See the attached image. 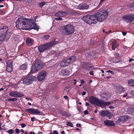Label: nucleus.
I'll return each instance as SVG.
<instances>
[{"label": "nucleus", "instance_id": "9b49d317", "mask_svg": "<svg viewBox=\"0 0 134 134\" xmlns=\"http://www.w3.org/2000/svg\"><path fill=\"white\" fill-rule=\"evenodd\" d=\"M47 75L46 72L44 71H41L40 72L37 77V79L39 81H42L45 78Z\"/></svg>", "mask_w": 134, "mask_h": 134}, {"label": "nucleus", "instance_id": "a211bd4d", "mask_svg": "<svg viewBox=\"0 0 134 134\" xmlns=\"http://www.w3.org/2000/svg\"><path fill=\"white\" fill-rule=\"evenodd\" d=\"M78 8L80 9H88L89 5L86 3H81L78 6Z\"/></svg>", "mask_w": 134, "mask_h": 134}, {"label": "nucleus", "instance_id": "c85d7f7f", "mask_svg": "<svg viewBox=\"0 0 134 134\" xmlns=\"http://www.w3.org/2000/svg\"><path fill=\"white\" fill-rule=\"evenodd\" d=\"M61 114L62 115L65 116V117L68 116V113L67 112L63 111L61 112Z\"/></svg>", "mask_w": 134, "mask_h": 134}, {"label": "nucleus", "instance_id": "680f3d73", "mask_svg": "<svg viewBox=\"0 0 134 134\" xmlns=\"http://www.w3.org/2000/svg\"><path fill=\"white\" fill-rule=\"evenodd\" d=\"M26 99L27 100H31L32 99H31L30 98H26Z\"/></svg>", "mask_w": 134, "mask_h": 134}, {"label": "nucleus", "instance_id": "a18cd8bd", "mask_svg": "<svg viewBox=\"0 0 134 134\" xmlns=\"http://www.w3.org/2000/svg\"><path fill=\"white\" fill-rule=\"evenodd\" d=\"M23 55L24 56H25L26 57H27L28 56V54H26L25 53L23 54Z\"/></svg>", "mask_w": 134, "mask_h": 134}, {"label": "nucleus", "instance_id": "6e6552de", "mask_svg": "<svg viewBox=\"0 0 134 134\" xmlns=\"http://www.w3.org/2000/svg\"><path fill=\"white\" fill-rule=\"evenodd\" d=\"M57 42L55 41H52L49 43L39 46H38V50L40 52H43L48 49H50Z\"/></svg>", "mask_w": 134, "mask_h": 134}, {"label": "nucleus", "instance_id": "7ed1b4c3", "mask_svg": "<svg viewBox=\"0 0 134 134\" xmlns=\"http://www.w3.org/2000/svg\"><path fill=\"white\" fill-rule=\"evenodd\" d=\"M89 99L90 102L91 104L99 106L108 105L111 104L110 102H105L102 100H100L97 98L93 96L90 97Z\"/></svg>", "mask_w": 134, "mask_h": 134}, {"label": "nucleus", "instance_id": "7c9ffc66", "mask_svg": "<svg viewBox=\"0 0 134 134\" xmlns=\"http://www.w3.org/2000/svg\"><path fill=\"white\" fill-rule=\"evenodd\" d=\"M46 4V2H42L39 3L38 4V5H39L40 7H42L43 6Z\"/></svg>", "mask_w": 134, "mask_h": 134}, {"label": "nucleus", "instance_id": "de8ad7c7", "mask_svg": "<svg viewBox=\"0 0 134 134\" xmlns=\"http://www.w3.org/2000/svg\"><path fill=\"white\" fill-rule=\"evenodd\" d=\"M86 92L85 91H83L82 93V95L83 96L85 95L86 94Z\"/></svg>", "mask_w": 134, "mask_h": 134}, {"label": "nucleus", "instance_id": "f8f14e48", "mask_svg": "<svg viewBox=\"0 0 134 134\" xmlns=\"http://www.w3.org/2000/svg\"><path fill=\"white\" fill-rule=\"evenodd\" d=\"M9 96L14 97H22L24 95L20 92L13 91L9 93Z\"/></svg>", "mask_w": 134, "mask_h": 134}, {"label": "nucleus", "instance_id": "412c9836", "mask_svg": "<svg viewBox=\"0 0 134 134\" xmlns=\"http://www.w3.org/2000/svg\"><path fill=\"white\" fill-rule=\"evenodd\" d=\"M118 44L116 41H113L112 42L111 47L113 50H114L118 46Z\"/></svg>", "mask_w": 134, "mask_h": 134}, {"label": "nucleus", "instance_id": "052dcab7", "mask_svg": "<svg viewBox=\"0 0 134 134\" xmlns=\"http://www.w3.org/2000/svg\"><path fill=\"white\" fill-rule=\"evenodd\" d=\"M81 83L82 84L84 83V80H82L81 81Z\"/></svg>", "mask_w": 134, "mask_h": 134}, {"label": "nucleus", "instance_id": "338daca9", "mask_svg": "<svg viewBox=\"0 0 134 134\" xmlns=\"http://www.w3.org/2000/svg\"><path fill=\"white\" fill-rule=\"evenodd\" d=\"M7 100L8 101L11 102L10 98H8L7 99Z\"/></svg>", "mask_w": 134, "mask_h": 134}, {"label": "nucleus", "instance_id": "bf43d9fd", "mask_svg": "<svg viewBox=\"0 0 134 134\" xmlns=\"http://www.w3.org/2000/svg\"><path fill=\"white\" fill-rule=\"evenodd\" d=\"M115 55L116 56H119L120 55L118 53H116L115 54Z\"/></svg>", "mask_w": 134, "mask_h": 134}, {"label": "nucleus", "instance_id": "0eeeda50", "mask_svg": "<svg viewBox=\"0 0 134 134\" xmlns=\"http://www.w3.org/2000/svg\"><path fill=\"white\" fill-rule=\"evenodd\" d=\"M43 66L40 60L37 59L35 62L33 68H32L30 73L31 74L35 72L36 71L41 69Z\"/></svg>", "mask_w": 134, "mask_h": 134}, {"label": "nucleus", "instance_id": "2eb2a0df", "mask_svg": "<svg viewBox=\"0 0 134 134\" xmlns=\"http://www.w3.org/2000/svg\"><path fill=\"white\" fill-rule=\"evenodd\" d=\"M76 58L75 56H73L69 59L64 60L66 64L68 66L69 64L73 63L76 59Z\"/></svg>", "mask_w": 134, "mask_h": 134}, {"label": "nucleus", "instance_id": "20e7f679", "mask_svg": "<svg viewBox=\"0 0 134 134\" xmlns=\"http://www.w3.org/2000/svg\"><path fill=\"white\" fill-rule=\"evenodd\" d=\"M75 27L72 24H69L63 27V33L65 35H69L74 32Z\"/></svg>", "mask_w": 134, "mask_h": 134}, {"label": "nucleus", "instance_id": "a878e982", "mask_svg": "<svg viewBox=\"0 0 134 134\" xmlns=\"http://www.w3.org/2000/svg\"><path fill=\"white\" fill-rule=\"evenodd\" d=\"M94 54L93 52H91L88 54L87 56L89 58H91L93 57Z\"/></svg>", "mask_w": 134, "mask_h": 134}, {"label": "nucleus", "instance_id": "4d7b16f0", "mask_svg": "<svg viewBox=\"0 0 134 134\" xmlns=\"http://www.w3.org/2000/svg\"><path fill=\"white\" fill-rule=\"evenodd\" d=\"M134 60V59H130L129 60V61L130 62H131L132 61Z\"/></svg>", "mask_w": 134, "mask_h": 134}, {"label": "nucleus", "instance_id": "8fccbe9b", "mask_svg": "<svg viewBox=\"0 0 134 134\" xmlns=\"http://www.w3.org/2000/svg\"><path fill=\"white\" fill-rule=\"evenodd\" d=\"M131 93L132 96H134V90H133L131 91Z\"/></svg>", "mask_w": 134, "mask_h": 134}, {"label": "nucleus", "instance_id": "1a4fd4ad", "mask_svg": "<svg viewBox=\"0 0 134 134\" xmlns=\"http://www.w3.org/2000/svg\"><path fill=\"white\" fill-rule=\"evenodd\" d=\"M36 79L35 76L32 75L27 76L23 79V83L26 85H30Z\"/></svg>", "mask_w": 134, "mask_h": 134}, {"label": "nucleus", "instance_id": "473e14b6", "mask_svg": "<svg viewBox=\"0 0 134 134\" xmlns=\"http://www.w3.org/2000/svg\"><path fill=\"white\" fill-rule=\"evenodd\" d=\"M7 132L9 134H12L14 133V131L13 129H11L8 130Z\"/></svg>", "mask_w": 134, "mask_h": 134}, {"label": "nucleus", "instance_id": "39448f33", "mask_svg": "<svg viewBox=\"0 0 134 134\" xmlns=\"http://www.w3.org/2000/svg\"><path fill=\"white\" fill-rule=\"evenodd\" d=\"M108 15V13L107 11L103 10L97 13L95 16L97 21L102 22L107 17Z\"/></svg>", "mask_w": 134, "mask_h": 134}, {"label": "nucleus", "instance_id": "dca6fc26", "mask_svg": "<svg viewBox=\"0 0 134 134\" xmlns=\"http://www.w3.org/2000/svg\"><path fill=\"white\" fill-rule=\"evenodd\" d=\"M67 14V13L65 11H60L57 12L55 14L57 16L62 17L66 16Z\"/></svg>", "mask_w": 134, "mask_h": 134}, {"label": "nucleus", "instance_id": "e433bc0d", "mask_svg": "<svg viewBox=\"0 0 134 134\" xmlns=\"http://www.w3.org/2000/svg\"><path fill=\"white\" fill-rule=\"evenodd\" d=\"M11 102H14L16 101L17 98H10Z\"/></svg>", "mask_w": 134, "mask_h": 134}, {"label": "nucleus", "instance_id": "4468645a", "mask_svg": "<svg viewBox=\"0 0 134 134\" xmlns=\"http://www.w3.org/2000/svg\"><path fill=\"white\" fill-rule=\"evenodd\" d=\"M26 111L32 114H37L41 113V111L37 109H34L31 108L27 109Z\"/></svg>", "mask_w": 134, "mask_h": 134}, {"label": "nucleus", "instance_id": "864d4df0", "mask_svg": "<svg viewBox=\"0 0 134 134\" xmlns=\"http://www.w3.org/2000/svg\"><path fill=\"white\" fill-rule=\"evenodd\" d=\"M76 126L77 127H78L79 126H81V125L80 124H76Z\"/></svg>", "mask_w": 134, "mask_h": 134}, {"label": "nucleus", "instance_id": "ddd939ff", "mask_svg": "<svg viewBox=\"0 0 134 134\" xmlns=\"http://www.w3.org/2000/svg\"><path fill=\"white\" fill-rule=\"evenodd\" d=\"M6 69L7 71L9 72H11L12 71V60H8L7 63Z\"/></svg>", "mask_w": 134, "mask_h": 134}, {"label": "nucleus", "instance_id": "13d9d810", "mask_svg": "<svg viewBox=\"0 0 134 134\" xmlns=\"http://www.w3.org/2000/svg\"><path fill=\"white\" fill-rule=\"evenodd\" d=\"M128 94L127 93H126L123 96V97H126V96H127V95Z\"/></svg>", "mask_w": 134, "mask_h": 134}, {"label": "nucleus", "instance_id": "ea45409f", "mask_svg": "<svg viewBox=\"0 0 134 134\" xmlns=\"http://www.w3.org/2000/svg\"><path fill=\"white\" fill-rule=\"evenodd\" d=\"M15 131L16 133L17 134L19 133L20 132V130L18 129H15Z\"/></svg>", "mask_w": 134, "mask_h": 134}, {"label": "nucleus", "instance_id": "423d86ee", "mask_svg": "<svg viewBox=\"0 0 134 134\" xmlns=\"http://www.w3.org/2000/svg\"><path fill=\"white\" fill-rule=\"evenodd\" d=\"M83 19L86 23L89 24H96L97 22L95 15H87L84 16Z\"/></svg>", "mask_w": 134, "mask_h": 134}, {"label": "nucleus", "instance_id": "f03ea898", "mask_svg": "<svg viewBox=\"0 0 134 134\" xmlns=\"http://www.w3.org/2000/svg\"><path fill=\"white\" fill-rule=\"evenodd\" d=\"M8 29V27L5 26L0 29V43L8 39L12 34L11 31L6 33Z\"/></svg>", "mask_w": 134, "mask_h": 134}, {"label": "nucleus", "instance_id": "f257e3e1", "mask_svg": "<svg viewBox=\"0 0 134 134\" xmlns=\"http://www.w3.org/2000/svg\"><path fill=\"white\" fill-rule=\"evenodd\" d=\"M36 18L27 19L23 17H19L16 23V26L19 29L28 30L29 29L38 30L39 28L35 23Z\"/></svg>", "mask_w": 134, "mask_h": 134}, {"label": "nucleus", "instance_id": "4c0bfd02", "mask_svg": "<svg viewBox=\"0 0 134 134\" xmlns=\"http://www.w3.org/2000/svg\"><path fill=\"white\" fill-rule=\"evenodd\" d=\"M92 66H88L87 67L86 69L88 70H90L92 69Z\"/></svg>", "mask_w": 134, "mask_h": 134}, {"label": "nucleus", "instance_id": "393cba45", "mask_svg": "<svg viewBox=\"0 0 134 134\" xmlns=\"http://www.w3.org/2000/svg\"><path fill=\"white\" fill-rule=\"evenodd\" d=\"M128 83L130 86H134V80L132 79H130L128 80Z\"/></svg>", "mask_w": 134, "mask_h": 134}, {"label": "nucleus", "instance_id": "4be33fe9", "mask_svg": "<svg viewBox=\"0 0 134 134\" xmlns=\"http://www.w3.org/2000/svg\"><path fill=\"white\" fill-rule=\"evenodd\" d=\"M28 64L27 63H25L21 65L19 68L21 70H26L28 68Z\"/></svg>", "mask_w": 134, "mask_h": 134}, {"label": "nucleus", "instance_id": "58836bf2", "mask_svg": "<svg viewBox=\"0 0 134 134\" xmlns=\"http://www.w3.org/2000/svg\"><path fill=\"white\" fill-rule=\"evenodd\" d=\"M128 7H134V2L130 4H129L128 5Z\"/></svg>", "mask_w": 134, "mask_h": 134}, {"label": "nucleus", "instance_id": "09e8293b", "mask_svg": "<svg viewBox=\"0 0 134 134\" xmlns=\"http://www.w3.org/2000/svg\"><path fill=\"white\" fill-rule=\"evenodd\" d=\"M35 119V118L32 117L31 118V121L32 122H34V120Z\"/></svg>", "mask_w": 134, "mask_h": 134}, {"label": "nucleus", "instance_id": "c756f323", "mask_svg": "<svg viewBox=\"0 0 134 134\" xmlns=\"http://www.w3.org/2000/svg\"><path fill=\"white\" fill-rule=\"evenodd\" d=\"M101 97L103 98L104 99L107 100L108 98L107 96V94H102L101 95Z\"/></svg>", "mask_w": 134, "mask_h": 134}, {"label": "nucleus", "instance_id": "0e129e2a", "mask_svg": "<svg viewBox=\"0 0 134 134\" xmlns=\"http://www.w3.org/2000/svg\"><path fill=\"white\" fill-rule=\"evenodd\" d=\"M86 106H88L89 105V104L88 103L86 102Z\"/></svg>", "mask_w": 134, "mask_h": 134}, {"label": "nucleus", "instance_id": "603ef678", "mask_svg": "<svg viewBox=\"0 0 134 134\" xmlns=\"http://www.w3.org/2000/svg\"><path fill=\"white\" fill-rule=\"evenodd\" d=\"M64 98H65V99H67L68 98V97L67 96H64Z\"/></svg>", "mask_w": 134, "mask_h": 134}, {"label": "nucleus", "instance_id": "9d476101", "mask_svg": "<svg viewBox=\"0 0 134 134\" xmlns=\"http://www.w3.org/2000/svg\"><path fill=\"white\" fill-rule=\"evenodd\" d=\"M123 18L125 21L127 22H132L134 20V14L124 16Z\"/></svg>", "mask_w": 134, "mask_h": 134}, {"label": "nucleus", "instance_id": "5701e85b", "mask_svg": "<svg viewBox=\"0 0 134 134\" xmlns=\"http://www.w3.org/2000/svg\"><path fill=\"white\" fill-rule=\"evenodd\" d=\"M61 73L64 76H68L69 74L68 70L66 69H62Z\"/></svg>", "mask_w": 134, "mask_h": 134}, {"label": "nucleus", "instance_id": "e2e57ef3", "mask_svg": "<svg viewBox=\"0 0 134 134\" xmlns=\"http://www.w3.org/2000/svg\"><path fill=\"white\" fill-rule=\"evenodd\" d=\"M24 1L27 2H31V0H24Z\"/></svg>", "mask_w": 134, "mask_h": 134}, {"label": "nucleus", "instance_id": "c9c22d12", "mask_svg": "<svg viewBox=\"0 0 134 134\" xmlns=\"http://www.w3.org/2000/svg\"><path fill=\"white\" fill-rule=\"evenodd\" d=\"M50 37L49 35H45L44 37V38L45 40H47Z\"/></svg>", "mask_w": 134, "mask_h": 134}, {"label": "nucleus", "instance_id": "2f4dec72", "mask_svg": "<svg viewBox=\"0 0 134 134\" xmlns=\"http://www.w3.org/2000/svg\"><path fill=\"white\" fill-rule=\"evenodd\" d=\"M109 114L107 115V116L108 117L109 119H110L113 117V115L111 113L109 112Z\"/></svg>", "mask_w": 134, "mask_h": 134}, {"label": "nucleus", "instance_id": "3c124183", "mask_svg": "<svg viewBox=\"0 0 134 134\" xmlns=\"http://www.w3.org/2000/svg\"><path fill=\"white\" fill-rule=\"evenodd\" d=\"M122 33L123 34V35L124 36H125L126 34V32H122Z\"/></svg>", "mask_w": 134, "mask_h": 134}, {"label": "nucleus", "instance_id": "37998d69", "mask_svg": "<svg viewBox=\"0 0 134 134\" xmlns=\"http://www.w3.org/2000/svg\"><path fill=\"white\" fill-rule=\"evenodd\" d=\"M55 19L56 20H61L62 19V18L60 17L55 18Z\"/></svg>", "mask_w": 134, "mask_h": 134}, {"label": "nucleus", "instance_id": "6ab92c4d", "mask_svg": "<svg viewBox=\"0 0 134 134\" xmlns=\"http://www.w3.org/2000/svg\"><path fill=\"white\" fill-rule=\"evenodd\" d=\"M104 123L106 125L108 126H114L115 125L113 121L108 120L104 121Z\"/></svg>", "mask_w": 134, "mask_h": 134}, {"label": "nucleus", "instance_id": "79ce46f5", "mask_svg": "<svg viewBox=\"0 0 134 134\" xmlns=\"http://www.w3.org/2000/svg\"><path fill=\"white\" fill-rule=\"evenodd\" d=\"M106 72H110L112 74H114V72L113 71L110 70H109L108 71H106Z\"/></svg>", "mask_w": 134, "mask_h": 134}, {"label": "nucleus", "instance_id": "49530a36", "mask_svg": "<svg viewBox=\"0 0 134 134\" xmlns=\"http://www.w3.org/2000/svg\"><path fill=\"white\" fill-rule=\"evenodd\" d=\"M84 113L85 114H88V112L87 110H86L84 111Z\"/></svg>", "mask_w": 134, "mask_h": 134}, {"label": "nucleus", "instance_id": "6e6d98bb", "mask_svg": "<svg viewBox=\"0 0 134 134\" xmlns=\"http://www.w3.org/2000/svg\"><path fill=\"white\" fill-rule=\"evenodd\" d=\"M109 108L110 109H113L114 108V107L113 106H110L109 107Z\"/></svg>", "mask_w": 134, "mask_h": 134}, {"label": "nucleus", "instance_id": "b1692460", "mask_svg": "<svg viewBox=\"0 0 134 134\" xmlns=\"http://www.w3.org/2000/svg\"><path fill=\"white\" fill-rule=\"evenodd\" d=\"M100 115L102 116H107L108 114H109V112L108 111H101L100 112Z\"/></svg>", "mask_w": 134, "mask_h": 134}, {"label": "nucleus", "instance_id": "69168bd1", "mask_svg": "<svg viewBox=\"0 0 134 134\" xmlns=\"http://www.w3.org/2000/svg\"><path fill=\"white\" fill-rule=\"evenodd\" d=\"M92 42H91L90 43V44H93L95 42V41L93 40H92Z\"/></svg>", "mask_w": 134, "mask_h": 134}, {"label": "nucleus", "instance_id": "5fc2aeb1", "mask_svg": "<svg viewBox=\"0 0 134 134\" xmlns=\"http://www.w3.org/2000/svg\"><path fill=\"white\" fill-rule=\"evenodd\" d=\"M90 74L91 75H93V71H90Z\"/></svg>", "mask_w": 134, "mask_h": 134}, {"label": "nucleus", "instance_id": "774afa93", "mask_svg": "<svg viewBox=\"0 0 134 134\" xmlns=\"http://www.w3.org/2000/svg\"><path fill=\"white\" fill-rule=\"evenodd\" d=\"M30 134H36L34 132H30Z\"/></svg>", "mask_w": 134, "mask_h": 134}, {"label": "nucleus", "instance_id": "a19ab883", "mask_svg": "<svg viewBox=\"0 0 134 134\" xmlns=\"http://www.w3.org/2000/svg\"><path fill=\"white\" fill-rule=\"evenodd\" d=\"M20 125L22 128H23L26 126V125L24 124H21Z\"/></svg>", "mask_w": 134, "mask_h": 134}, {"label": "nucleus", "instance_id": "bb28decb", "mask_svg": "<svg viewBox=\"0 0 134 134\" xmlns=\"http://www.w3.org/2000/svg\"><path fill=\"white\" fill-rule=\"evenodd\" d=\"M116 88H117V89L121 90H122L121 91H123L124 90V89L123 87H121V86H120V85H118L116 86Z\"/></svg>", "mask_w": 134, "mask_h": 134}, {"label": "nucleus", "instance_id": "c03bdc74", "mask_svg": "<svg viewBox=\"0 0 134 134\" xmlns=\"http://www.w3.org/2000/svg\"><path fill=\"white\" fill-rule=\"evenodd\" d=\"M53 133L54 134H58V132L56 130H54L53 131Z\"/></svg>", "mask_w": 134, "mask_h": 134}, {"label": "nucleus", "instance_id": "f704fd0d", "mask_svg": "<svg viewBox=\"0 0 134 134\" xmlns=\"http://www.w3.org/2000/svg\"><path fill=\"white\" fill-rule=\"evenodd\" d=\"M129 109L131 112L134 113V108H131Z\"/></svg>", "mask_w": 134, "mask_h": 134}, {"label": "nucleus", "instance_id": "aec40b11", "mask_svg": "<svg viewBox=\"0 0 134 134\" xmlns=\"http://www.w3.org/2000/svg\"><path fill=\"white\" fill-rule=\"evenodd\" d=\"M34 43V40L29 37H27L26 40V43L29 46L32 45Z\"/></svg>", "mask_w": 134, "mask_h": 134}, {"label": "nucleus", "instance_id": "f3484780", "mask_svg": "<svg viewBox=\"0 0 134 134\" xmlns=\"http://www.w3.org/2000/svg\"><path fill=\"white\" fill-rule=\"evenodd\" d=\"M129 117L127 116H120L118 119V121L120 122H124L128 120Z\"/></svg>", "mask_w": 134, "mask_h": 134}, {"label": "nucleus", "instance_id": "72a5a7b5", "mask_svg": "<svg viewBox=\"0 0 134 134\" xmlns=\"http://www.w3.org/2000/svg\"><path fill=\"white\" fill-rule=\"evenodd\" d=\"M66 125L67 126H69L72 127H74L72 124L70 122H67V123L66 124Z\"/></svg>", "mask_w": 134, "mask_h": 134}, {"label": "nucleus", "instance_id": "cd10ccee", "mask_svg": "<svg viewBox=\"0 0 134 134\" xmlns=\"http://www.w3.org/2000/svg\"><path fill=\"white\" fill-rule=\"evenodd\" d=\"M60 65L62 66H67L64 60L60 63Z\"/></svg>", "mask_w": 134, "mask_h": 134}]
</instances>
